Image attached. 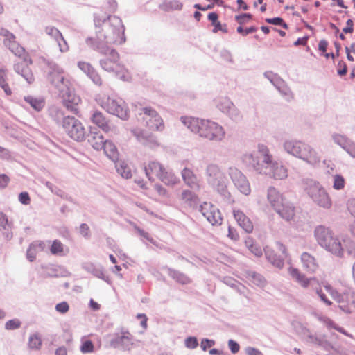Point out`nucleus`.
Instances as JSON below:
<instances>
[{"instance_id":"1","label":"nucleus","mask_w":355,"mask_h":355,"mask_svg":"<svg viewBox=\"0 0 355 355\" xmlns=\"http://www.w3.org/2000/svg\"><path fill=\"white\" fill-rule=\"evenodd\" d=\"M46 72L47 80L59 90L63 105L73 114H77L78 113V105L81 100L69 87V82L64 78L62 69L55 62H48Z\"/></svg>"},{"instance_id":"2","label":"nucleus","mask_w":355,"mask_h":355,"mask_svg":"<svg viewBox=\"0 0 355 355\" xmlns=\"http://www.w3.org/2000/svg\"><path fill=\"white\" fill-rule=\"evenodd\" d=\"M94 21L96 26L103 25L102 29L96 33L98 40L110 44H121L125 42V27L119 17L109 15L101 19L95 16Z\"/></svg>"},{"instance_id":"3","label":"nucleus","mask_w":355,"mask_h":355,"mask_svg":"<svg viewBox=\"0 0 355 355\" xmlns=\"http://www.w3.org/2000/svg\"><path fill=\"white\" fill-rule=\"evenodd\" d=\"M181 121L191 132L209 141H221L225 137L224 128L216 122L187 116H182Z\"/></svg>"},{"instance_id":"4","label":"nucleus","mask_w":355,"mask_h":355,"mask_svg":"<svg viewBox=\"0 0 355 355\" xmlns=\"http://www.w3.org/2000/svg\"><path fill=\"white\" fill-rule=\"evenodd\" d=\"M205 175L207 182L210 187L226 202H233L231 199V193L227 189L228 180L225 173L217 164H208L206 167Z\"/></svg>"},{"instance_id":"5","label":"nucleus","mask_w":355,"mask_h":355,"mask_svg":"<svg viewBox=\"0 0 355 355\" xmlns=\"http://www.w3.org/2000/svg\"><path fill=\"white\" fill-rule=\"evenodd\" d=\"M284 150L297 158L305 161L311 165L320 162V157L317 152L309 145L298 140L287 139L283 144Z\"/></svg>"},{"instance_id":"6","label":"nucleus","mask_w":355,"mask_h":355,"mask_svg":"<svg viewBox=\"0 0 355 355\" xmlns=\"http://www.w3.org/2000/svg\"><path fill=\"white\" fill-rule=\"evenodd\" d=\"M314 236L318 243L327 251L338 257H343L344 249L341 242L329 227L323 225H317L314 230Z\"/></svg>"},{"instance_id":"7","label":"nucleus","mask_w":355,"mask_h":355,"mask_svg":"<svg viewBox=\"0 0 355 355\" xmlns=\"http://www.w3.org/2000/svg\"><path fill=\"white\" fill-rule=\"evenodd\" d=\"M267 198L270 205L281 218L287 221L293 219L295 215L294 207L286 201L275 187L268 188Z\"/></svg>"},{"instance_id":"8","label":"nucleus","mask_w":355,"mask_h":355,"mask_svg":"<svg viewBox=\"0 0 355 355\" xmlns=\"http://www.w3.org/2000/svg\"><path fill=\"white\" fill-rule=\"evenodd\" d=\"M9 49L19 58L23 57V60L14 64V70L20 74L29 84L33 83L34 76L30 69L28 63L31 64V60L25 54V49L15 41H10Z\"/></svg>"},{"instance_id":"9","label":"nucleus","mask_w":355,"mask_h":355,"mask_svg":"<svg viewBox=\"0 0 355 355\" xmlns=\"http://www.w3.org/2000/svg\"><path fill=\"white\" fill-rule=\"evenodd\" d=\"M243 163L250 169L254 171H261L262 166L268 164V161L272 159L269 155V151L266 146L263 144L258 145V151L245 154L243 156Z\"/></svg>"},{"instance_id":"10","label":"nucleus","mask_w":355,"mask_h":355,"mask_svg":"<svg viewBox=\"0 0 355 355\" xmlns=\"http://www.w3.org/2000/svg\"><path fill=\"white\" fill-rule=\"evenodd\" d=\"M99 105L108 113L116 115L122 120H127L129 117L128 109L122 100H116L109 96L100 98Z\"/></svg>"},{"instance_id":"11","label":"nucleus","mask_w":355,"mask_h":355,"mask_svg":"<svg viewBox=\"0 0 355 355\" xmlns=\"http://www.w3.org/2000/svg\"><path fill=\"white\" fill-rule=\"evenodd\" d=\"M62 128L65 133L76 141L80 142L86 139L87 132L83 124L73 116L67 119Z\"/></svg>"},{"instance_id":"12","label":"nucleus","mask_w":355,"mask_h":355,"mask_svg":"<svg viewBox=\"0 0 355 355\" xmlns=\"http://www.w3.org/2000/svg\"><path fill=\"white\" fill-rule=\"evenodd\" d=\"M307 193L310 198L318 206L324 209H329L331 200L326 190L318 183L314 182L308 189Z\"/></svg>"},{"instance_id":"13","label":"nucleus","mask_w":355,"mask_h":355,"mask_svg":"<svg viewBox=\"0 0 355 355\" xmlns=\"http://www.w3.org/2000/svg\"><path fill=\"white\" fill-rule=\"evenodd\" d=\"M110 340V345L114 348H121L123 350H130L133 345V336L125 328L120 329L119 332L113 334Z\"/></svg>"},{"instance_id":"14","label":"nucleus","mask_w":355,"mask_h":355,"mask_svg":"<svg viewBox=\"0 0 355 355\" xmlns=\"http://www.w3.org/2000/svg\"><path fill=\"white\" fill-rule=\"evenodd\" d=\"M276 247L281 254L278 255L273 249L266 247L264 249L266 259L275 267L281 269L284 267V259L287 257V252L285 245L281 242L276 243Z\"/></svg>"},{"instance_id":"15","label":"nucleus","mask_w":355,"mask_h":355,"mask_svg":"<svg viewBox=\"0 0 355 355\" xmlns=\"http://www.w3.org/2000/svg\"><path fill=\"white\" fill-rule=\"evenodd\" d=\"M334 300L340 304L338 308L347 314L352 313L349 305L355 307V293L350 289H345L342 293L335 292L332 294Z\"/></svg>"},{"instance_id":"16","label":"nucleus","mask_w":355,"mask_h":355,"mask_svg":"<svg viewBox=\"0 0 355 355\" xmlns=\"http://www.w3.org/2000/svg\"><path fill=\"white\" fill-rule=\"evenodd\" d=\"M228 174L234 186L243 194L248 196L250 193V183L245 175L237 168L230 167Z\"/></svg>"},{"instance_id":"17","label":"nucleus","mask_w":355,"mask_h":355,"mask_svg":"<svg viewBox=\"0 0 355 355\" xmlns=\"http://www.w3.org/2000/svg\"><path fill=\"white\" fill-rule=\"evenodd\" d=\"M141 110L144 114L143 119L147 127L153 130L162 131L164 130L163 120L155 110L151 107H142Z\"/></svg>"},{"instance_id":"18","label":"nucleus","mask_w":355,"mask_h":355,"mask_svg":"<svg viewBox=\"0 0 355 355\" xmlns=\"http://www.w3.org/2000/svg\"><path fill=\"white\" fill-rule=\"evenodd\" d=\"M262 166L261 171H256L260 174H265L272 177L276 180H282L287 177V170L282 164H278L277 162H273L272 159Z\"/></svg>"},{"instance_id":"19","label":"nucleus","mask_w":355,"mask_h":355,"mask_svg":"<svg viewBox=\"0 0 355 355\" xmlns=\"http://www.w3.org/2000/svg\"><path fill=\"white\" fill-rule=\"evenodd\" d=\"M216 106L219 110L227 115L233 121H239L241 119V115L237 107L228 98H221L218 99Z\"/></svg>"},{"instance_id":"20","label":"nucleus","mask_w":355,"mask_h":355,"mask_svg":"<svg viewBox=\"0 0 355 355\" xmlns=\"http://www.w3.org/2000/svg\"><path fill=\"white\" fill-rule=\"evenodd\" d=\"M299 326L301 329L300 334L306 336L307 342L316 345L327 351H329L332 348L331 343L325 339L324 336L313 334L309 329L303 327L300 323Z\"/></svg>"},{"instance_id":"21","label":"nucleus","mask_w":355,"mask_h":355,"mask_svg":"<svg viewBox=\"0 0 355 355\" xmlns=\"http://www.w3.org/2000/svg\"><path fill=\"white\" fill-rule=\"evenodd\" d=\"M48 114L57 125L62 128L64 125L65 122H67V119L71 116L67 114L62 108L56 105H52L49 107Z\"/></svg>"},{"instance_id":"22","label":"nucleus","mask_w":355,"mask_h":355,"mask_svg":"<svg viewBox=\"0 0 355 355\" xmlns=\"http://www.w3.org/2000/svg\"><path fill=\"white\" fill-rule=\"evenodd\" d=\"M334 141L339 145L352 157H355V144L344 135L334 134L332 135Z\"/></svg>"},{"instance_id":"23","label":"nucleus","mask_w":355,"mask_h":355,"mask_svg":"<svg viewBox=\"0 0 355 355\" xmlns=\"http://www.w3.org/2000/svg\"><path fill=\"white\" fill-rule=\"evenodd\" d=\"M90 120L94 124L101 128L105 132H108L111 130L109 120L101 112L98 110L93 111L90 116Z\"/></svg>"},{"instance_id":"24","label":"nucleus","mask_w":355,"mask_h":355,"mask_svg":"<svg viewBox=\"0 0 355 355\" xmlns=\"http://www.w3.org/2000/svg\"><path fill=\"white\" fill-rule=\"evenodd\" d=\"M45 32L47 35L55 39L58 46H60V50L61 52H65L69 49L67 43L58 28L54 26H46L45 28Z\"/></svg>"},{"instance_id":"25","label":"nucleus","mask_w":355,"mask_h":355,"mask_svg":"<svg viewBox=\"0 0 355 355\" xmlns=\"http://www.w3.org/2000/svg\"><path fill=\"white\" fill-rule=\"evenodd\" d=\"M119 59V55L116 50H112L110 52V56L100 60V65L101 68L108 72L114 71V67Z\"/></svg>"},{"instance_id":"26","label":"nucleus","mask_w":355,"mask_h":355,"mask_svg":"<svg viewBox=\"0 0 355 355\" xmlns=\"http://www.w3.org/2000/svg\"><path fill=\"white\" fill-rule=\"evenodd\" d=\"M234 217L239 226L243 228L245 232L250 233L253 230V225L248 217L239 210H234Z\"/></svg>"},{"instance_id":"27","label":"nucleus","mask_w":355,"mask_h":355,"mask_svg":"<svg viewBox=\"0 0 355 355\" xmlns=\"http://www.w3.org/2000/svg\"><path fill=\"white\" fill-rule=\"evenodd\" d=\"M83 268L96 277L104 280L107 284H110L112 283L109 277L105 275L102 266L92 263H87L84 264Z\"/></svg>"},{"instance_id":"28","label":"nucleus","mask_w":355,"mask_h":355,"mask_svg":"<svg viewBox=\"0 0 355 355\" xmlns=\"http://www.w3.org/2000/svg\"><path fill=\"white\" fill-rule=\"evenodd\" d=\"M182 178L184 183L193 189H198L200 188L197 176L193 171L188 168H184L181 172Z\"/></svg>"},{"instance_id":"29","label":"nucleus","mask_w":355,"mask_h":355,"mask_svg":"<svg viewBox=\"0 0 355 355\" xmlns=\"http://www.w3.org/2000/svg\"><path fill=\"white\" fill-rule=\"evenodd\" d=\"M164 169V166L157 162H150L144 168L146 175L150 181L154 180L153 175L159 178Z\"/></svg>"},{"instance_id":"30","label":"nucleus","mask_w":355,"mask_h":355,"mask_svg":"<svg viewBox=\"0 0 355 355\" xmlns=\"http://www.w3.org/2000/svg\"><path fill=\"white\" fill-rule=\"evenodd\" d=\"M86 42L88 45L91 46L94 49L98 51L100 53L105 55V56H110V52L114 50L110 49L104 42V41H100L96 39L95 40L93 38H87Z\"/></svg>"},{"instance_id":"31","label":"nucleus","mask_w":355,"mask_h":355,"mask_svg":"<svg viewBox=\"0 0 355 355\" xmlns=\"http://www.w3.org/2000/svg\"><path fill=\"white\" fill-rule=\"evenodd\" d=\"M86 139H87L88 143L92 148L97 150H101L103 148V144H105V141L101 134L92 132L89 134H86Z\"/></svg>"},{"instance_id":"32","label":"nucleus","mask_w":355,"mask_h":355,"mask_svg":"<svg viewBox=\"0 0 355 355\" xmlns=\"http://www.w3.org/2000/svg\"><path fill=\"white\" fill-rule=\"evenodd\" d=\"M165 270L167 271L168 275L178 283L188 284L191 282V279L187 275L179 270L168 267H166Z\"/></svg>"},{"instance_id":"33","label":"nucleus","mask_w":355,"mask_h":355,"mask_svg":"<svg viewBox=\"0 0 355 355\" xmlns=\"http://www.w3.org/2000/svg\"><path fill=\"white\" fill-rule=\"evenodd\" d=\"M102 149L104 150L105 153L111 160L113 162L118 160V150L113 142L105 140V144H103V148Z\"/></svg>"},{"instance_id":"34","label":"nucleus","mask_w":355,"mask_h":355,"mask_svg":"<svg viewBox=\"0 0 355 355\" xmlns=\"http://www.w3.org/2000/svg\"><path fill=\"white\" fill-rule=\"evenodd\" d=\"M289 274L293 279H295L304 288H307L311 279L306 278L297 268H289Z\"/></svg>"},{"instance_id":"35","label":"nucleus","mask_w":355,"mask_h":355,"mask_svg":"<svg viewBox=\"0 0 355 355\" xmlns=\"http://www.w3.org/2000/svg\"><path fill=\"white\" fill-rule=\"evenodd\" d=\"M301 259L304 268H306L308 271L314 272L316 270L318 266L315 263V260L313 257L307 252H304L301 256Z\"/></svg>"},{"instance_id":"36","label":"nucleus","mask_w":355,"mask_h":355,"mask_svg":"<svg viewBox=\"0 0 355 355\" xmlns=\"http://www.w3.org/2000/svg\"><path fill=\"white\" fill-rule=\"evenodd\" d=\"M246 277L252 282L255 285L259 287H264L266 284V280L261 274L252 271L248 270L246 272Z\"/></svg>"},{"instance_id":"37","label":"nucleus","mask_w":355,"mask_h":355,"mask_svg":"<svg viewBox=\"0 0 355 355\" xmlns=\"http://www.w3.org/2000/svg\"><path fill=\"white\" fill-rule=\"evenodd\" d=\"M182 199L187 203L189 207L195 208L197 207L198 203V196L189 190H184L182 192Z\"/></svg>"},{"instance_id":"38","label":"nucleus","mask_w":355,"mask_h":355,"mask_svg":"<svg viewBox=\"0 0 355 355\" xmlns=\"http://www.w3.org/2000/svg\"><path fill=\"white\" fill-rule=\"evenodd\" d=\"M24 101L37 112L41 111L45 105V102L42 98H35L32 96H27L24 97Z\"/></svg>"},{"instance_id":"39","label":"nucleus","mask_w":355,"mask_h":355,"mask_svg":"<svg viewBox=\"0 0 355 355\" xmlns=\"http://www.w3.org/2000/svg\"><path fill=\"white\" fill-rule=\"evenodd\" d=\"M135 135L138 141L145 146H152L157 144L155 137L151 134L141 132Z\"/></svg>"},{"instance_id":"40","label":"nucleus","mask_w":355,"mask_h":355,"mask_svg":"<svg viewBox=\"0 0 355 355\" xmlns=\"http://www.w3.org/2000/svg\"><path fill=\"white\" fill-rule=\"evenodd\" d=\"M159 179L166 185L172 186L178 182V178L171 171H166L165 168Z\"/></svg>"},{"instance_id":"41","label":"nucleus","mask_w":355,"mask_h":355,"mask_svg":"<svg viewBox=\"0 0 355 355\" xmlns=\"http://www.w3.org/2000/svg\"><path fill=\"white\" fill-rule=\"evenodd\" d=\"M245 247L256 257H260L262 256V250L257 245L254 240L250 237H247L245 240Z\"/></svg>"},{"instance_id":"42","label":"nucleus","mask_w":355,"mask_h":355,"mask_svg":"<svg viewBox=\"0 0 355 355\" xmlns=\"http://www.w3.org/2000/svg\"><path fill=\"white\" fill-rule=\"evenodd\" d=\"M116 169L119 174L123 178L128 179L132 177L131 169L124 162H119L116 164Z\"/></svg>"},{"instance_id":"43","label":"nucleus","mask_w":355,"mask_h":355,"mask_svg":"<svg viewBox=\"0 0 355 355\" xmlns=\"http://www.w3.org/2000/svg\"><path fill=\"white\" fill-rule=\"evenodd\" d=\"M206 218L213 225H220L223 220L220 211L215 206L212 208L211 214H209Z\"/></svg>"},{"instance_id":"44","label":"nucleus","mask_w":355,"mask_h":355,"mask_svg":"<svg viewBox=\"0 0 355 355\" xmlns=\"http://www.w3.org/2000/svg\"><path fill=\"white\" fill-rule=\"evenodd\" d=\"M42 345V340L37 334L31 335L28 339V346L31 349H38Z\"/></svg>"},{"instance_id":"45","label":"nucleus","mask_w":355,"mask_h":355,"mask_svg":"<svg viewBox=\"0 0 355 355\" xmlns=\"http://www.w3.org/2000/svg\"><path fill=\"white\" fill-rule=\"evenodd\" d=\"M41 246V243L37 244L36 243H32L26 252L27 259L30 261H33L36 258V248Z\"/></svg>"},{"instance_id":"46","label":"nucleus","mask_w":355,"mask_h":355,"mask_svg":"<svg viewBox=\"0 0 355 355\" xmlns=\"http://www.w3.org/2000/svg\"><path fill=\"white\" fill-rule=\"evenodd\" d=\"M50 251L52 254H60L63 252V244L58 240H54L50 248Z\"/></svg>"},{"instance_id":"47","label":"nucleus","mask_w":355,"mask_h":355,"mask_svg":"<svg viewBox=\"0 0 355 355\" xmlns=\"http://www.w3.org/2000/svg\"><path fill=\"white\" fill-rule=\"evenodd\" d=\"M266 21L270 24L280 26L282 28H284V29L288 28V24L286 23H285V21H284V19L282 18H281L279 17H273V18H266Z\"/></svg>"},{"instance_id":"48","label":"nucleus","mask_w":355,"mask_h":355,"mask_svg":"<svg viewBox=\"0 0 355 355\" xmlns=\"http://www.w3.org/2000/svg\"><path fill=\"white\" fill-rule=\"evenodd\" d=\"M94 346L90 340H86L82 342L80 351L83 354L91 353L94 351Z\"/></svg>"},{"instance_id":"49","label":"nucleus","mask_w":355,"mask_h":355,"mask_svg":"<svg viewBox=\"0 0 355 355\" xmlns=\"http://www.w3.org/2000/svg\"><path fill=\"white\" fill-rule=\"evenodd\" d=\"M213 207L214 205L211 203L205 202L203 204L200 205L199 211L205 218H207L209 214H211Z\"/></svg>"},{"instance_id":"50","label":"nucleus","mask_w":355,"mask_h":355,"mask_svg":"<svg viewBox=\"0 0 355 355\" xmlns=\"http://www.w3.org/2000/svg\"><path fill=\"white\" fill-rule=\"evenodd\" d=\"M274 86L284 96H288L291 94L290 89L284 85V83L282 79L278 80L277 83H274Z\"/></svg>"},{"instance_id":"51","label":"nucleus","mask_w":355,"mask_h":355,"mask_svg":"<svg viewBox=\"0 0 355 355\" xmlns=\"http://www.w3.org/2000/svg\"><path fill=\"white\" fill-rule=\"evenodd\" d=\"M345 187V179L341 175H336L334 176L333 187L336 190L343 189Z\"/></svg>"},{"instance_id":"52","label":"nucleus","mask_w":355,"mask_h":355,"mask_svg":"<svg viewBox=\"0 0 355 355\" xmlns=\"http://www.w3.org/2000/svg\"><path fill=\"white\" fill-rule=\"evenodd\" d=\"M21 322L18 319H12L7 321L5 324V329L7 330H15L21 327Z\"/></svg>"},{"instance_id":"53","label":"nucleus","mask_w":355,"mask_h":355,"mask_svg":"<svg viewBox=\"0 0 355 355\" xmlns=\"http://www.w3.org/2000/svg\"><path fill=\"white\" fill-rule=\"evenodd\" d=\"M184 345L189 349H196L198 346V341L196 337L189 336L185 339Z\"/></svg>"},{"instance_id":"54","label":"nucleus","mask_w":355,"mask_h":355,"mask_svg":"<svg viewBox=\"0 0 355 355\" xmlns=\"http://www.w3.org/2000/svg\"><path fill=\"white\" fill-rule=\"evenodd\" d=\"M252 17V14L250 13H242L239 15L235 16V20L239 24V25H243L246 23L247 19H251Z\"/></svg>"},{"instance_id":"55","label":"nucleus","mask_w":355,"mask_h":355,"mask_svg":"<svg viewBox=\"0 0 355 355\" xmlns=\"http://www.w3.org/2000/svg\"><path fill=\"white\" fill-rule=\"evenodd\" d=\"M214 345L215 341L208 338H203L200 342V347L204 352L207 351L208 348L213 347Z\"/></svg>"},{"instance_id":"56","label":"nucleus","mask_w":355,"mask_h":355,"mask_svg":"<svg viewBox=\"0 0 355 355\" xmlns=\"http://www.w3.org/2000/svg\"><path fill=\"white\" fill-rule=\"evenodd\" d=\"M69 309V306L67 302H62L55 306V310L62 314L66 313Z\"/></svg>"},{"instance_id":"57","label":"nucleus","mask_w":355,"mask_h":355,"mask_svg":"<svg viewBox=\"0 0 355 355\" xmlns=\"http://www.w3.org/2000/svg\"><path fill=\"white\" fill-rule=\"evenodd\" d=\"M11 223H9L7 216L2 211H0V227L3 228V230H6V227H10Z\"/></svg>"},{"instance_id":"58","label":"nucleus","mask_w":355,"mask_h":355,"mask_svg":"<svg viewBox=\"0 0 355 355\" xmlns=\"http://www.w3.org/2000/svg\"><path fill=\"white\" fill-rule=\"evenodd\" d=\"M134 227H135V230L139 234L140 236L146 239L151 243H153V244L155 243V240L149 236L148 232H146L144 230H143L142 229H141L140 227H139L137 225H135Z\"/></svg>"},{"instance_id":"59","label":"nucleus","mask_w":355,"mask_h":355,"mask_svg":"<svg viewBox=\"0 0 355 355\" xmlns=\"http://www.w3.org/2000/svg\"><path fill=\"white\" fill-rule=\"evenodd\" d=\"M80 234L85 238H90L89 227L86 223H82L80 226Z\"/></svg>"},{"instance_id":"60","label":"nucleus","mask_w":355,"mask_h":355,"mask_svg":"<svg viewBox=\"0 0 355 355\" xmlns=\"http://www.w3.org/2000/svg\"><path fill=\"white\" fill-rule=\"evenodd\" d=\"M334 46H335V49H336V53H326L324 54V55L327 58H334L336 56H339L340 53V50L341 49V45L339 42H334Z\"/></svg>"},{"instance_id":"61","label":"nucleus","mask_w":355,"mask_h":355,"mask_svg":"<svg viewBox=\"0 0 355 355\" xmlns=\"http://www.w3.org/2000/svg\"><path fill=\"white\" fill-rule=\"evenodd\" d=\"M19 201L25 205H27L30 203L31 199L29 197V194L28 192H21L19 194Z\"/></svg>"},{"instance_id":"62","label":"nucleus","mask_w":355,"mask_h":355,"mask_svg":"<svg viewBox=\"0 0 355 355\" xmlns=\"http://www.w3.org/2000/svg\"><path fill=\"white\" fill-rule=\"evenodd\" d=\"M228 347L232 354H236L240 349V346L238 343L233 340H229Z\"/></svg>"},{"instance_id":"63","label":"nucleus","mask_w":355,"mask_h":355,"mask_svg":"<svg viewBox=\"0 0 355 355\" xmlns=\"http://www.w3.org/2000/svg\"><path fill=\"white\" fill-rule=\"evenodd\" d=\"M265 77H266L273 85L277 83L280 78L271 71H267L264 73Z\"/></svg>"},{"instance_id":"64","label":"nucleus","mask_w":355,"mask_h":355,"mask_svg":"<svg viewBox=\"0 0 355 355\" xmlns=\"http://www.w3.org/2000/svg\"><path fill=\"white\" fill-rule=\"evenodd\" d=\"M245 352L247 355H263L260 350L252 347H247Z\"/></svg>"}]
</instances>
